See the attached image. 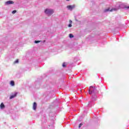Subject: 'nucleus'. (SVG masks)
<instances>
[{
  "mask_svg": "<svg viewBox=\"0 0 129 129\" xmlns=\"http://www.w3.org/2000/svg\"><path fill=\"white\" fill-rule=\"evenodd\" d=\"M69 37H70V38H72L74 37V35H73V34H70Z\"/></svg>",
  "mask_w": 129,
  "mask_h": 129,
  "instance_id": "obj_13",
  "label": "nucleus"
},
{
  "mask_svg": "<svg viewBox=\"0 0 129 129\" xmlns=\"http://www.w3.org/2000/svg\"><path fill=\"white\" fill-rule=\"evenodd\" d=\"M44 13L46 15H47V16H51L54 14V10L53 9H46L44 11Z\"/></svg>",
  "mask_w": 129,
  "mask_h": 129,
  "instance_id": "obj_2",
  "label": "nucleus"
},
{
  "mask_svg": "<svg viewBox=\"0 0 129 129\" xmlns=\"http://www.w3.org/2000/svg\"><path fill=\"white\" fill-rule=\"evenodd\" d=\"M96 93H97V90H96V88L91 86L89 89V94H93L92 96V99L93 100H96V95H95Z\"/></svg>",
  "mask_w": 129,
  "mask_h": 129,
  "instance_id": "obj_1",
  "label": "nucleus"
},
{
  "mask_svg": "<svg viewBox=\"0 0 129 129\" xmlns=\"http://www.w3.org/2000/svg\"><path fill=\"white\" fill-rule=\"evenodd\" d=\"M84 112H85V110L84 111Z\"/></svg>",
  "mask_w": 129,
  "mask_h": 129,
  "instance_id": "obj_22",
  "label": "nucleus"
},
{
  "mask_svg": "<svg viewBox=\"0 0 129 129\" xmlns=\"http://www.w3.org/2000/svg\"><path fill=\"white\" fill-rule=\"evenodd\" d=\"M48 127L49 129H53L54 128V121H52L51 124L48 125Z\"/></svg>",
  "mask_w": 129,
  "mask_h": 129,
  "instance_id": "obj_7",
  "label": "nucleus"
},
{
  "mask_svg": "<svg viewBox=\"0 0 129 129\" xmlns=\"http://www.w3.org/2000/svg\"><path fill=\"white\" fill-rule=\"evenodd\" d=\"M17 95H18V93L15 92L13 95H12L10 96V99H13V98H15V97H16V96H17Z\"/></svg>",
  "mask_w": 129,
  "mask_h": 129,
  "instance_id": "obj_6",
  "label": "nucleus"
},
{
  "mask_svg": "<svg viewBox=\"0 0 129 129\" xmlns=\"http://www.w3.org/2000/svg\"><path fill=\"white\" fill-rule=\"evenodd\" d=\"M10 85L12 86H15V82L14 81H11L10 82Z\"/></svg>",
  "mask_w": 129,
  "mask_h": 129,
  "instance_id": "obj_12",
  "label": "nucleus"
},
{
  "mask_svg": "<svg viewBox=\"0 0 129 129\" xmlns=\"http://www.w3.org/2000/svg\"><path fill=\"white\" fill-rule=\"evenodd\" d=\"M124 9H125L126 10H129V6L125 7Z\"/></svg>",
  "mask_w": 129,
  "mask_h": 129,
  "instance_id": "obj_19",
  "label": "nucleus"
},
{
  "mask_svg": "<svg viewBox=\"0 0 129 129\" xmlns=\"http://www.w3.org/2000/svg\"><path fill=\"white\" fill-rule=\"evenodd\" d=\"M67 2H69V1H70V0H66Z\"/></svg>",
  "mask_w": 129,
  "mask_h": 129,
  "instance_id": "obj_21",
  "label": "nucleus"
},
{
  "mask_svg": "<svg viewBox=\"0 0 129 129\" xmlns=\"http://www.w3.org/2000/svg\"><path fill=\"white\" fill-rule=\"evenodd\" d=\"M90 102L89 103V104H88V106H90Z\"/></svg>",
  "mask_w": 129,
  "mask_h": 129,
  "instance_id": "obj_20",
  "label": "nucleus"
},
{
  "mask_svg": "<svg viewBox=\"0 0 129 129\" xmlns=\"http://www.w3.org/2000/svg\"><path fill=\"white\" fill-rule=\"evenodd\" d=\"M14 63H19V59H17L16 60H15Z\"/></svg>",
  "mask_w": 129,
  "mask_h": 129,
  "instance_id": "obj_18",
  "label": "nucleus"
},
{
  "mask_svg": "<svg viewBox=\"0 0 129 129\" xmlns=\"http://www.w3.org/2000/svg\"><path fill=\"white\" fill-rule=\"evenodd\" d=\"M69 28H71L72 27V20H70V24L68 25Z\"/></svg>",
  "mask_w": 129,
  "mask_h": 129,
  "instance_id": "obj_11",
  "label": "nucleus"
},
{
  "mask_svg": "<svg viewBox=\"0 0 129 129\" xmlns=\"http://www.w3.org/2000/svg\"><path fill=\"white\" fill-rule=\"evenodd\" d=\"M67 8L69 11H72V10L75 8V5H69Z\"/></svg>",
  "mask_w": 129,
  "mask_h": 129,
  "instance_id": "obj_4",
  "label": "nucleus"
},
{
  "mask_svg": "<svg viewBox=\"0 0 129 129\" xmlns=\"http://www.w3.org/2000/svg\"><path fill=\"white\" fill-rule=\"evenodd\" d=\"M5 104H4V103H2L0 105V108L1 109H4V108H5Z\"/></svg>",
  "mask_w": 129,
  "mask_h": 129,
  "instance_id": "obj_10",
  "label": "nucleus"
},
{
  "mask_svg": "<svg viewBox=\"0 0 129 129\" xmlns=\"http://www.w3.org/2000/svg\"><path fill=\"white\" fill-rule=\"evenodd\" d=\"M13 4H14V2H13L12 1H9L5 3V5L7 6L9 5H13Z\"/></svg>",
  "mask_w": 129,
  "mask_h": 129,
  "instance_id": "obj_8",
  "label": "nucleus"
},
{
  "mask_svg": "<svg viewBox=\"0 0 129 129\" xmlns=\"http://www.w3.org/2000/svg\"><path fill=\"white\" fill-rule=\"evenodd\" d=\"M113 11H116V9H111V10L109 8L106 9L104 10V12L106 13V12H112Z\"/></svg>",
  "mask_w": 129,
  "mask_h": 129,
  "instance_id": "obj_5",
  "label": "nucleus"
},
{
  "mask_svg": "<svg viewBox=\"0 0 129 129\" xmlns=\"http://www.w3.org/2000/svg\"><path fill=\"white\" fill-rule=\"evenodd\" d=\"M33 110H36V109H37V103L36 102L33 103Z\"/></svg>",
  "mask_w": 129,
  "mask_h": 129,
  "instance_id": "obj_9",
  "label": "nucleus"
},
{
  "mask_svg": "<svg viewBox=\"0 0 129 129\" xmlns=\"http://www.w3.org/2000/svg\"><path fill=\"white\" fill-rule=\"evenodd\" d=\"M66 66H67L66 63L63 62V63H62V67L65 68V67H66Z\"/></svg>",
  "mask_w": 129,
  "mask_h": 129,
  "instance_id": "obj_14",
  "label": "nucleus"
},
{
  "mask_svg": "<svg viewBox=\"0 0 129 129\" xmlns=\"http://www.w3.org/2000/svg\"><path fill=\"white\" fill-rule=\"evenodd\" d=\"M34 43H35V44H38V43H40V41H39V40H35L34 41Z\"/></svg>",
  "mask_w": 129,
  "mask_h": 129,
  "instance_id": "obj_15",
  "label": "nucleus"
},
{
  "mask_svg": "<svg viewBox=\"0 0 129 129\" xmlns=\"http://www.w3.org/2000/svg\"><path fill=\"white\" fill-rule=\"evenodd\" d=\"M82 123H80L79 125V128H80V127H81V126H82Z\"/></svg>",
  "mask_w": 129,
  "mask_h": 129,
  "instance_id": "obj_17",
  "label": "nucleus"
},
{
  "mask_svg": "<svg viewBox=\"0 0 129 129\" xmlns=\"http://www.w3.org/2000/svg\"><path fill=\"white\" fill-rule=\"evenodd\" d=\"M17 13V11L16 10H14L12 11V14L14 15Z\"/></svg>",
  "mask_w": 129,
  "mask_h": 129,
  "instance_id": "obj_16",
  "label": "nucleus"
},
{
  "mask_svg": "<svg viewBox=\"0 0 129 129\" xmlns=\"http://www.w3.org/2000/svg\"><path fill=\"white\" fill-rule=\"evenodd\" d=\"M41 122L42 123V127H43L44 128H46V126H45V125H44V123H46V122H47V119L46 118V117H43L42 119H41Z\"/></svg>",
  "mask_w": 129,
  "mask_h": 129,
  "instance_id": "obj_3",
  "label": "nucleus"
}]
</instances>
